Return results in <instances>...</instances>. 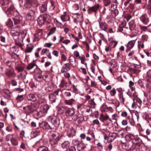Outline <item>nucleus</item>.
Masks as SVG:
<instances>
[{
	"instance_id": "aec40b11",
	"label": "nucleus",
	"mask_w": 151,
	"mask_h": 151,
	"mask_svg": "<svg viewBox=\"0 0 151 151\" xmlns=\"http://www.w3.org/2000/svg\"><path fill=\"white\" fill-rule=\"evenodd\" d=\"M15 24H20L22 20V17L21 16H19L18 17L13 18Z\"/></svg>"
},
{
	"instance_id": "4c0bfd02",
	"label": "nucleus",
	"mask_w": 151,
	"mask_h": 151,
	"mask_svg": "<svg viewBox=\"0 0 151 151\" xmlns=\"http://www.w3.org/2000/svg\"><path fill=\"white\" fill-rule=\"evenodd\" d=\"M74 101L75 100L73 99H72L69 100H65L64 102L66 104L69 105H71L73 104V103Z\"/></svg>"
},
{
	"instance_id": "dca6fc26",
	"label": "nucleus",
	"mask_w": 151,
	"mask_h": 151,
	"mask_svg": "<svg viewBox=\"0 0 151 151\" xmlns=\"http://www.w3.org/2000/svg\"><path fill=\"white\" fill-rule=\"evenodd\" d=\"M61 19L63 22L70 21V17L66 12L64 13V14L61 16Z\"/></svg>"
},
{
	"instance_id": "a878e982",
	"label": "nucleus",
	"mask_w": 151,
	"mask_h": 151,
	"mask_svg": "<svg viewBox=\"0 0 151 151\" xmlns=\"http://www.w3.org/2000/svg\"><path fill=\"white\" fill-rule=\"evenodd\" d=\"M34 48V46L31 45H27V47L25 50V53L31 52Z\"/></svg>"
},
{
	"instance_id": "2eb2a0df",
	"label": "nucleus",
	"mask_w": 151,
	"mask_h": 151,
	"mask_svg": "<svg viewBox=\"0 0 151 151\" xmlns=\"http://www.w3.org/2000/svg\"><path fill=\"white\" fill-rule=\"evenodd\" d=\"M39 126L43 128L44 129H51V127L48 124V123L46 122H43L42 123H39Z\"/></svg>"
},
{
	"instance_id": "9b49d317",
	"label": "nucleus",
	"mask_w": 151,
	"mask_h": 151,
	"mask_svg": "<svg viewBox=\"0 0 151 151\" xmlns=\"http://www.w3.org/2000/svg\"><path fill=\"white\" fill-rule=\"evenodd\" d=\"M135 43V40H132L129 41L126 45L127 49L126 52H128L134 46Z\"/></svg>"
},
{
	"instance_id": "0e129e2a",
	"label": "nucleus",
	"mask_w": 151,
	"mask_h": 151,
	"mask_svg": "<svg viewBox=\"0 0 151 151\" xmlns=\"http://www.w3.org/2000/svg\"><path fill=\"white\" fill-rule=\"evenodd\" d=\"M20 147L23 150H25L26 149V147L25 144L23 142L21 143L20 145Z\"/></svg>"
},
{
	"instance_id": "6ab92c4d",
	"label": "nucleus",
	"mask_w": 151,
	"mask_h": 151,
	"mask_svg": "<svg viewBox=\"0 0 151 151\" xmlns=\"http://www.w3.org/2000/svg\"><path fill=\"white\" fill-rule=\"evenodd\" d=\"M67 134L69 137H73L76 135V130L73 128H70L68 130Z\"/></svg>"
},
{
	"instance_id": "f3484780",
	"label": "nucleus",
	"mask_w": 151,
	"mask_h": 151,
	"mask_svg": "<svg viewBox=\"0 0 151 151\" xmlns=\"http://www.w3.org/2000/svg\"><path fill=\"white\" fill-rule=\"evenodd\" d=\"M0 3L2 7L3 10L4 11V9L6 10L8 9H6V8L7 7L8 4H9V0H1Z\"/></svg>"
},
{
	"instance_id": "79ce46f5",
	"label": "nucleus",
	"mask_w": 151,
	"mask_h": 151,
	"mask_svg": "<svg viewBox=\"0 0 151 151\" xmlns=\"http://www.w3.org/2000/svg\"><path fill=\"white\" fill-rule=\"evenodd\" d=\"M72 143L73 144L75 145H78V147H79V145H80V142L78 140V139H75L73 140L72 141Z\"/></svg>"
},
{
	"instance_id": "ea45409f",
	"label": "nucleus",
	"mask_w": 151,
	"mask_h": 151,
	"mask_svg": "<svg viewBox=\"0 0 151 151\" xmlns=\"http://www.w3.org/2000/svg\"><path fill=\"white\" fill-rule=\"evenodd\" d=\"M67 84V83L65 81L63 78L60 82V85L61 88H63Z\"/></svg>"
},
{
	"instance_id": "6e6d98bb",
	"label": "nucleus",
	"mask_w": 151,
	"mask_h": 151,
	"mask_svg": "<svg viewBox=\"0 0 151 151\" xmlns=\"http://www.w3.org/2000/svg\"><path fill=\"white\" fill-rule=\"evenodd\" d=\"M129 88H131V90L132 91L134 90V88L133 86L134 85V83L132 81H130L129 82Z\"/></svg>"
},
{
	"instance_id": "a19ab883",
	"label": "nucleus",
	"mask_w": 151,
	"mask_h": 151,
	"mask_svg": "<svg viewBox=\"0 0 151 151\" xmlns=\"http://www.w3.org/2000/svg\"><path fill=\"white\" fill-rule=\"evenodd\" d=\"M15 69L17 70L18 72H22V71L23 70V68L21 65H19L16 66Z\"/></svg>"
},
{
	"instance_id": "cd10ccee",
	"label": "nucleus",
	"mask_w": 151,
	"mask_h": 151,
	"mask_svg": "<svg viewBox=\"0 0 151 151\" xmlns=\"http://www.w3.org/2000/svg\"><path fill=\"white\" fill-rule=\"evenodd\" d=\"M100 28L102 30L106 31L107 29V24L106 23L103 22H99V23Z\"/></svg>"
},
{
	"instance_id": "c85d7f7f",
	"label": "nucleus",
	"mask_w": 151,
	"mask_h": 151,
	"mask_svg": "<svg viewBox=\"0 0 151 151\" xmlns=\"http://www.w3.org/2000/svg\"><path fill=\"white\" fill-rule=\"evenodd\" d=\"M129 29L130 30H132L134 29L136 27V24L134 20H132L129 23Z\"/></svg>"
},
{
	"instance_id": "e433bc0d",
	"label": "nucleus",
	"mask_w": 151,
	"mask_h": 151,
	"mask_svg": "<svg viewBox=\"0 0 151 151\" xmlns=\"http://www.w3.org/2000/svg\"><path fill=\"white\" fill-rule=\"evenodd\" d=\"M37 66L33 63H31L29 64L27 67V70H30L34 68H35V69L37 68Z\"/></svg>"
},
{
	"instance_id": "ddd939ff",
	"label": "nucleus",
	"mask_w": 151,
	"mask_h": 151,
	"mask_svg": "<svg viewBox=\"0 0 151 151\" xmlns=\"http://www.w3.org/2000/svg\"><path fill=\"white\" fill-rule=\"evenodd\" d=\"M70 65L69 63H66L62 68L61 72L62 73H64L65 72H67L70 69Z\"/></svg>"
},
{
	"instance_id": "4d7b16f0",
	"label": "nucleus",
	"mask_w": 151,
	"mask_h": 151,
	"mask_svg": "<svg viewBox=\"0 0 151 151\" xmlns=\"http://www.w3.org/2000/svg\"><path fill=\"white\" fill-rule=\"evenodd\" d=\"M49 51V50L48 49L46 48L43 49L42 50L41 54L43 55H44L45 54H46Z\"/></svg>"
},
{
	"instance_id": "bb28decb",
	"label": "nucleus",
	"mask_w": 151,
	"mask_h": 151,
	"mask_svg": "<svg viewBox=\"0 0 151 151\" xmlns=\"http://www.w3.org/2000/svg\"><path fill=\"white\" fill-rule=\"evenodd\" d=\"M37 151H50L48 148L45 145H41L37 149Z\"/></svg>"
},
{
	"instance_id": "7c9ffc66",
	"label": "nucleus",
	"mask_w": 151,
	"mask_h": 151,
	"mask_svg": "<svg viewBox=\"0 0 151 151\" xmlns=\"http://www.w3.org/2000/svg\"><path fill=\"white\" fill-rule=\"evenodd\" d=\"M70 142L68 141H65L61 144L62 147L63 148H68L70 147Z\"/></svg>"
},
{
	"instance_id": "09e8293b",
	"label": "nucleus",
	"mask_w": 151,
	"mask_h": 151,
	"mask_svg": "<svg viewBox=\"0 0 151 151\" xmlns=\"http://www.w3.org/2000/svg\"><path fill=\"white\" fill-rule=\"evenodd\" d=\"M27 74V73H26L25 72H24V73L22 72L20 74L19 76L22 79H24L26 78Z\"/></svg>"
},
{
	"instance_id": "052dcab7",
	"label": "nucleus",
	"mask_w": 151,
	"mask_h": 151,
	"mask_svg": "<svg viewBox=\"0 0 151 151\" xmlns=\"http://www.w3.org/2000/svg\"><path fill=\"white\" fill-rule=\"evenodd\" d=\"M79 148H80L82 150H84L85 151H86L88 150L87 149V147L86 145H84L83 146H82L81 145H79V147H78Z\"/></svg>"
},
{
	"instance_id": "5701e85b",
	"label": "nucleus",
	"mask_w": 151,
	"mask_h": 151,
	"mask_svg": "<svg viewBox=\"0 0 151 151\" xmlns=\"http://www.w3.org/2000/svg\"><path fill=\"white\" fill-rule=\"evenodd\" d=\"M47 4L44 3L43 4L39 7L40 11L42 13H43L47 10Z\"/></svg>"
},
{
	"instance_id": "de8ad7c7",
	"label": "nucleus",
	"mask_w": 151,
	"mask_h": 151,
	"mask_svg": "<svg viewBox=\"0 0 151 151\" xmlns=\"http://www.w3.org/2000/svg\"><path fill=\"white\" fill-rule=\"evenodd\" d=\"M14 134H9L7 135L6 136V139L7 141H9V140L11 141V139L14 137Z\"/></svg>"
},
{
	"instance_id": "338daca9",
	"label": "nucleus",
	"mask_w": 151,
	"mask_h": 151,
	"mask_svg": "<svg viewBox=\"0 0 151 151\" xmlns=\"http://www.w3.org/2000/svg\"><path fill=\"white\" fill-rule=\"evenodd\" d=\"M58 109L60 113H63L64 112L65 108L63 106H61L59 107Z\"/></svg>"
},
{
	"instance_id": "423d86ee",
	"label": "nucleus",
	"mask_w": 151,
	"mask_h": 151,
	"mask_svg": "<svg viewBox=\"0 0 151 151\" xmlns=\"http://www.w3.org/2000/svg\"><path fill=\"white\" fill-rule=\"evenodd\" d=\"M112 10H111L110 13L109 18H112L115 17L119 13L118 10L117 9V4L114 5L113 7H111Z\"/></svg>"
},
{
	"instance_id": "864d4df0",
	"label": "nucleus",
	"mask_w": 151,
	"mask_h": 151,
	"mask_svg": "<svg viewBox=\"0 0 151 151\" xmlns=\"http://www.w3.org/2000/svg\"><path fill=\"white\" fill-rule=\"evenodd\" d=\"M119 97L120 102L124 104L125 99L124 98L123 95H119Z\"/></svg>"
},
{
	"instance_id": "473e14b6",
	"label": "nucleus",
	"mask_w": 151,
	"mask_h": 151,
	"mask_svg": "<svg viewBox=\"0 0 151 151\" xmlns=\"http://www.w3.org/2000/svg\"><path fill=\"white\" fill-rule=\"evenodd\" d=\"M21 29V27L20 26L18 25L16 27L12 28L11 29L12 34L14 32H17L19 33Z\"/></svg>"
},
{
	"instance_id": "f03ea898",
	"label": "nucleus",
	"mask_w": 151,
	"mask_h": 151,
	"mask_svg": "<svg viewBox=\"0 0 151 151\" xmlns=\"http://www.w3.org/2000/svg\"><path fill=\"white\" fill-rule=\"evenodd\" d=\"M14 6L12 5L6 10L4 9V12L9 17L11 16L12 14H13V17L12 18L18 17L19 16H21L19 14V13L17 11H15L14 12Z\"/></svg>"
},
{
	"instance_id": "4be33fe9",
	"label": "nucleus",
	"mask_w": 151,
	"mask_h": 151,
	"mask_svg": "<svg viewBox=\"0 0 151 151\" xmlns=\"http://www.w3.org/2000/svg\"><path fill=\"white\" fill-rule=\"evenodd\" d=\"M32 1H25L24 5V8H29L32 6Z\"/></svg>"
},
{
	"instance_id": "13d9d810",
	"label": "nucleus",
	"mask_w": 151,
	"mask_h": 151,
	"mask_svg": "<svg viewBox=\"0 0 151 151\" xmlns=\"http://www.w3.org/2000/svg\"><path fill=\"white\" fill-rule=\"evenodd\" d=\"M79 9L78 6L77 4H75L73 6L72 9L71 10V11H73L74 12V10H77Z\"/></svg>"
},
{
	"instance_id": "c03bdc74",
	"label": "nucleus",
	"mask_w": 151,
	"mask_h": 151,
	"mask_svg": "<svg viewBox=\"0 0 151 151\" xmlns=\"http://www.w3.org/2000/svg\"><path fill=\"white\" fill-rule=\"evenodd\" d=\"M11 142L12 144L14 145H17L18 144V141L14 137L11 139Z\"/></svg>"
},
{
	"instance_id": "393cba45",
	"label": "nucleus",
	"mask_w": 151,
	"mask_h": 151,
	"mask_svg": "<svg viewBox=\"0 0 151 151\" xmlns=\"http://www.w3.org/2000/svg\"><path fill=\"white\" fill-rule=\"evenodd\" d=\"M49 97L50 101L52 103L55 102L57 99L56 95L55 93L50 94Z\"/></svg>"
},
{
	"instance_id": "f257e3e1",
	"label": "nucleus",
	"mask_w": 151,
	"mask_h": 151,
	"mask_svg": "<svg viewBox=\"0 0 151 151\" xmlns=\"http://www.w3.org/2000/svg\"><path fill=\"white\" fill-rule=\"evenodd\" d=\"M50 142L52 147H55L58 145V142L62 137L57 132L52 131L50 132Z\"/></svg>"
},
{
	"instance_id": "4468645a",
	"label": "nucleus",
	"mask_w": 151,
	"mask_h": 151,
	"mask_svg": "<svg viewBox=\"0 0 151 151\" xmlns=\"http://www.w3.org/2000/svg\"><path fill=\"white\" fill-rule=\"evenodd\" d=\"M140 20L143 23L146 24L149 22V18L147 15L144 14L140 17Z\"/></svg>"
},
{
	"instance_id": "c756f323",
	"label": "nucleus",
	"mask_w": 151,
	"mask_h": 151,
	"mask_svg": "<svg viewBox=\"0 0 151 151\" xmlns=\"http://www.w3.org/2000/svg\"><path fill=\"white\" fill-rule=\"evenodd\" d=\"M50 107V106H49L47 104H44L41 106V109L44 112L47 113Z\"/></svg>"
},
{
	"instance_id": "bf43d9fd",
	"label": "nucleus",
	"mask_w": 151,
	"mask_h": 151,
	"mask_svg": "<svg viewBox=\"0 0 151 151\" xmlns=\"http://www.w3.org/2000/svg\"><path fill=\"white\" fill-rule=\"evenodd\" d=\"M21 41V39H18L17 40H15V42L16 43V45H17L19 47H21L22 46V45L20 42H20Z\"/></svg>"
},
{
	"instance_id": "72a5a7b5",
	"label": "nucleus",
	"mask_w": 151,
	"mask_h": 151,
	"mask_svg": "<svg viewBox=\"0 0 151 151\" xmlns=\"http://www.w3.org/2000/svg\"><path fill=\"white\" fill-rule=\"evenodd\" d=\"M27 98L28 100L33 101H35L36 100L35 95L34 94H29Z\"/></svg>"
},
{
	"instance_id": "603ef678",
	"label": "nucleus",
	"mask_w": 151,
	"mask_h": 151,
	"mask_svg": "<svg viewBox=\"0 0 151 151\" xmlns=\"http://www.w3.org/2000/svg\"><path fill=\"white\" fill-rule=\"evenodd\" d=\"M56 30V28L55 27L52 28L50 30V32L48 33V35H51L54 34Z\"/></svg>"
},
{
	"instance_id": "20e7f679",
	"label": "nucleus",
	"mask_w": 151,
	"mask_h": 151,
	"mask_svg": "<svg viewBox=\"0 0 151 151\" xmlns=\"http://www.w3.org/2000/svg\"><path fill=\"white\" fill-rule=\"evenodd\" d=\"M65 114L67 116H72V119L76 121L78 118V116L77 114H75V111L73 109L69 108L65 111Z\"/></svg>"
},
{
	"instance_id": "3c124183",
	"label": "nucleus",
	"mask_w": 151,
	"mask_h": 151,
	"mask_svg": "<svg viewBox=\"0 0 151 151\" xmlns=\"http://www.w3.org/2000/svg\"><path fill=\"white\" fill-rule=\"evenodd\" d=\"M118 118L119 116L117 114H114L111 116V119L116 121L118 120Z\"/></svg>"
},
{
	"instance_id": "c9c22d12",
	"label": "nucleus",
	"mask_w": 151,
	"mask_h": 151,
	"mask_svg": "<svg viewBox=\"0 0 151 151\" xmlns=\"http://www.w3.org/2000/svg\"><path fill=\"white\" fill-rule=\"evenodd\" d=\"M14 33L12 34V31H11V33L12 36L13 37L14 39L15 40H17L18 39H19V38L18 37V35L19 33L17 32H14Z\"/></svg>"
},
{
	"instance_id": "7ed1b4c3",
	"label": "nucleus",
	"mask_w": 151,
	"mask_h": 151,
	"mask_svg": "<svg viewBox=\"0 0 151 151\" xmlns=\"http://www.w3.org/2000/svg\"><path fill=\"white\" fill-rule=\"evenodd\" d=\"M100 7V4H96L94 6H88L87 9L88 14H92L93 13H94L95 15L96 16Z\"/></svg>"
},
{
	"instance_id": "69168bd1",
	"label": "nucleus",
	"mask_w": 151,
	"mask_h": 151,
	"mask_svg": "<svg viewBox=\"0 0 151 151\" xmlns=\"http://www.w3.org/2000/svg\"><path fill=\"white\" fill-rule=\"evenodd\" d=\"M13 75V72H12L11 71H9L7 72L6 73V75L9 77H11Z\"/></svg>"
},
{
	"instance_id": "a18cd8bd",
	"label": "nucleus",
	"mask_w": 151,
	"mask_h": 151,
	"mask_svg": "<svg viewBox=\"0 0 151 151\" xmlns=\"http://www.w3.org/2000/svg\"><path fill=\"white\" fill-rule=\"evenodd\" d=\"M44 78V77H42V75L41 73H38L36 75V80L37 81H40V79L43 78Z\"/></svg>"
},
{
	"instance_id": "f704fd0d",
	"label": "nucleus",
	"mask_w": 151,
	"mask_h": 151,
	"mask_svg": "<svg viewBox=\"0 0 151 151\" xmlns=\"http://www.w3.org/2000/svg\"><path fill=\"white\" fill-rule=\"evenodd\" d=\"M137 46L139 50L143 49L144 48V42L142 40L138 41Z\"/></svg>"
},
{
	"instance_id": "774afa93",
	"label": "nucleus",
	"mask_w": 151,
	"mask_h": 151,
	"mask_svg": "<svg viewBox=\"0 0 151 151\" xmlns=\"http://www.w3.org/2000/svg\"><path fill=\"white\" fill-rule=\"evenodd\" d=\"M115 133H112L109 135V137L112 138V140L111 141V142L114 139L116 138V137L115 136Z\"/></svg>"
},
{
	"instance_id": "b1692460",
	"label": "nucleus",
	"mask_w": 151,
	"mask_h": 151,
	"mask_svg": "<svg viewBox=\"0 0 151 151\" xmlns=\"http://www.w3.org/2000/svg\"><path fill=\"white\" fill-rule=\"evenodd\" d=\"M103 3L105 7H113L114 4H111L110 0H104Z\"/></svg>"
},
{
	"instance_id": "1a4fd4ad",
	"label": "nucleus",
	"mask_w": 151,
	"mask_h": 151,
	"mask_svg": "<svg viewBox=\"0 0 151 151\" xmlns=\"http://www.w3.org/2000/svg\"><path fill=\"white\" fill-rule=\"evenodd\" d=\"M111 6L109 7H105L104 8L103 11L101 12L102 15H105L107 17L109 18L110 13L111 10H112Z\"/></svg>"
},
{
	"instance_id": "37998d69",
	"label": "nucleus",
	"mask_w": 151,
	"mask_h": 151,
	"mask_svg": "<svg viewBox=\"0 0 151 151\" xmlns=\"http://www.w3.org/2000/svg\"><path fill=\"white\" fill-rule=\"evenodd\" d=\"M147 80L151 82V70H149L147 73Z\"/></svg>"
},
{
	"instance_id": "39448f33",
	"label": "nucleus",
	"mask_w": 151,
	"mask_h": 151,
	"mask_svg": "<svg viewBox=\"0 0 151 151\" xmlns=\"http://www.w3.org/2000/svg\"><path fill=\"white\" fill-rule=\"evenodd\" d=\"M36 17V12L35 10L30 9L29 10L26 15V18L28 20L34 19Z\"/></svg>"
},
{
	"instance_id": "8fccbe9b",
	"label": "nucleus",
	"mask_w": 151,
	"mask_h": 151,
	"mask_svg": "<svg viewBox=\"0 0 151 151\" xmlns=\"http://www.w3.org/2000/svg\"><path fill=\"white\" fill-rule=\"evenodd\" d=\"M6 25L8 27H11L13 26V22L10 19H8V21L6 23Z\"/></svg>"
},
{
	"instance_id": "58836bf2",
	"label": "nucleus",
	"mask_w": 151,
	"mask_h": 151,
	"mask_svg": "<svg viewBox=\"0 0 151 151\" xmlns=\"http://www.w3.org/2000/svg\"><path fill=\"white\" fill-rule=\"evenodd\" d=\"M87 134H90L91 136V137H90L89 136H87L86 137V139L88 141H90L92 138L95 137V136L94 135L93 133V132H87Z\"/></svg>"
},
{
	"instance_id": "412c9836",
	"label": "nucleus",
	"mask_w": 151,
	"mask_h": 151,
	"mask_svg": "<svg viewBox=\"0 0 151 151\" xmlns=\"http://www.w3.org/2000/svg\"><path fill=\"white\" fill-rule=\"evenodd\" d=\"M69 60L70 64L73 67H75L76 66V59L73 55L70 56Z\"/></svg>"
},
{
	"instance_id": "5fc2aeb1",
	"label": "nucleus",
	"mask_w": 151,
	"mask_h": 151,
	"mask_svg": "<svg viewBox=\"0 0 151 151\" xmlns=\"http://www.w3.org/2000/svg\"><path fill=\"white\" fill-rule=\"evenodd\" d=\"M65 151H76V149L74 146H70Z\"/></svg>"
},
{
	"instance_id": "a211bd4d",
	"label": "nucleus",
	"mask_w": 151,
	"mask_h": 151,
	"mask_svg": "<svg viewBox=\"0 0 151 151\" xmlns=\"http://www.w3.org/2000/svg\"><path fill=\"white\" fill-rule=\"evenodd\" d=\"M27 33V31L25 30L22 31L21 32H20L18 35V37L19 39H21V41H23Z\"/></svg>"
},
{
	"instance_id": "f8f14e48",
	"label": "nucleus",
	"mask_w": 151,
	"mask_h": 151,
	"mask_svg": "<svg viewBox=\"0 0 151 151\" xmlns=\"http://www.w3.org/2000/svg\"><path fill=\"white\" fill-rule=\"evenodd\" d=\"M35 109V108L30 105H27V109L25 111V113L27 115H29L33 113Z\"/></svg>"
},
{
	"instance_id": "6e6552de",
	"label": "nucleus",
	"mask_w": 151,
	"mask_h": 151,
	"mask_svg": "<svg viewBox=\"0 0 151 151\" xmlns=\"http://www.w3.org/2000/svg\"><path fill=\"white\" fill-rule=\"evenodd\" d=\"M47 15H46L40 16L37 19L38 24L40 25H42L46 22H47Z\"/></svg>"
},
{
	"instance_id": "9d476101",
	"label": "nucleus",
	"mask_w": 151,
	"mask_h": 151,
	"mask_svg": "<svg viewBox=\"0 0 151 151\" xmlns=\"http://www.w3.org/2000/svg\"><path fill=\"white\" fill-rule=\"evenodd\" d=\"M51 123L56 127H58L60 124L59 118L57 116H53L51 120Z\"/></svg>"
},
{
	"instance_id": "0eeeda50",
	"label": "nucleus",
	"mask_w": 151,
	"mask_h": 151,
	"mask_svg": "<svg viewBox=\"0 0 151 151\" xmlns=\"http://www.w3.org/2000/svg\"><path fill=\"white\" fill-rule=\"evenodd\" d=\"M71 13L73 15V17L74 18V22L75 23H77L82 20V16L78 13L74 12L72 11Z\"/></svg>"
},
{
	"instance_id": "2f4dec72",
	"label": "nucleus",
	"mask_w": 151,
	"mask_h": 151,
	"mask_svg": "<svg viewBox=\"0 0 151 151\" xmlns=\"http://www.w3.org/2000/svg\"><path fill=\"white\" fill-rule=\"evenodd\" d=\"M45 89L47 92H50L52 91L53 88L51 86H50L48 83L47 82V84L45 85Z\"/></svg>"
},
{
	"instance_id": "680f3d73",
	"label": "nucleus",
	"mask_w": 151,
	"mask_h": 151,
	"mask_svg": "<svg viewBox=\"0 0 151 151\" xmlns=\"http://www.w3.org/2000/svg\"><path fill=\"white\" fill-rule=\"evenodd\" d=\"M116 93V92L114 88H113L112 90H111L110 92V94L112 96H114Z\"/></svg>"
},
{
	"instance_id": "e2e57ef3",
	"label": "nucleus",
	"mask_w": 151,
	"mask_h": 151,
	"mask_svg": "<svg viewBox=\"0 0 151 151\" xmlns=\"http://www.w3.org/2000/svg\"><path fill=\"white\" fill-rule=\"evenodd\" d=\"M31 126L32 127L36 128H38L39 127H40V126H39V125L37 126L36 123L34 122H32L31 123Z\"/></svg>"
},
{
	"instance_id": "49530a36",
	"label": "nucleus",
	"mask_w": 151,
	"mask_h": 151,
	"mask_svg": "<svg viewBox=\"0 0 151 151\" xmlns=\"http://www.w3.org/2000/svg\"><path fill=\"white\" fill-rule=\"evenodd\" d=\"M50 2L51 4L50 9V10H54L55 8V2L53 0H51Z\"/></svg>"
}]
</instances>
